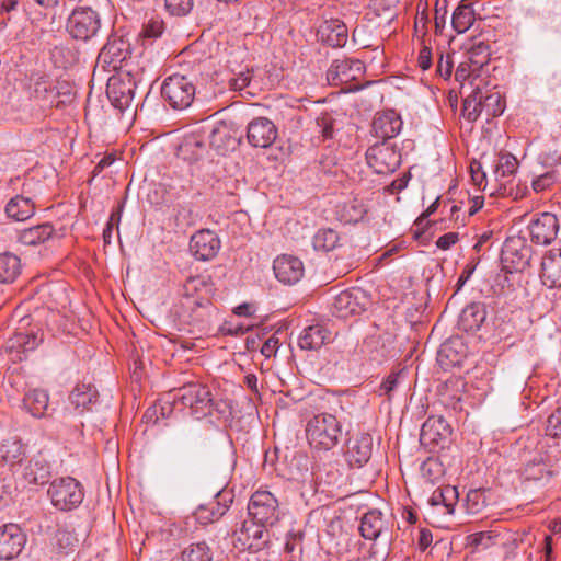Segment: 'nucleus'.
Here are the masks:
<instances>
[{"label": "nucleus", "instance_id": "f8f14e48", "mask_svg": "<svg viewBox=\"0 0 561 561\" xmlns=\"http://www.w3.org/2000/svg\"><path fill=\"white\" fill-rule=\"evenodd\" d=\"M370 300L367 294L360 288H352L339 293L331 305L333 316L348 318L365 311Z\"/></svg>", "mask_w": 561, "mask_h": 561}, {"label": "nucleus", "instance_id": "49530a36", "mask_svg": "<svg viewBox=\"0 0 561 561\" xmlns=\"http://www.w3.org/2000/svg\"><path fill=\"white\" fill-rule=\"evenodd\" d=\"M339 244V233L331 228L320 229L313 237V247L316 250L329 252L334 250Z\"/></svg>", "mask_w": 561, "mask_h": 561}, {"label": "nucleus", "instance_id": "680f3d73", "mask_svg": "<svg viewBox=\"0 0 561 561\" xmlns=\"http://www.w3.org/2000/svg\"><path fill=\"white\" fill-rule=\"evenodd\" d=\"M304 536L305 534L301 530L288 531L286 535L285 551L288 553H294L298 549L301 553Z\"/></svg>", "mask_w": 561, "mask_h": 561}, {"label": "nucleus", "instance_id": "0eeeda50", "mask_svg": "<svg viewBox=\"0 0 561 561\" xmlns=\"http://www.w3.org/2000/svg\"><path fill=\"white\" fill-rule=\"evenodd\" d=\"M195 85L184 75L174 73L169 76L161 87V95L174 110L187 108L195 96Z\"/></svg>", "mask_w": 561, "mask_h": 561}, {"label": "nucleus", "instance_id": "393cba45", "mask_svg": "<svg viewBox=\"0 0 561 561\" xmlns=\"http://www.w3.org/2000/svg\"><path fill=\"white\" fill-rule=\"evenodd\" d=\"M371 454L373 437L369 434L363 433L348 439L345 456L351 467H364L369 461Z\"/></svg>", "mask_w": 561, "mask_h": 561}, {"label": "nucleus", "instance_id": "4c0bfd02", "mask_svg": "<svg viewBox=\"0 0 561 561\" xmlns=\"http://www.w3.org/2000/svg\"><path fill=\"white\" fill-rule=\"evenodd\" d=\"M329 336V331L322 325H310L300 334L298 344L302 350L314 351L320 348L327 342Z\"/></svg>", "mask_w": 561, "mask_h": 561}, {"label": "nucleus", "instance_id": "4d7b16f0", "mask_svg": "<svg viewBox=\"0 0 561 561\" xmlns=\"http://www.w3.org/2000/svg\"><path fill=\"white\" fill-rule=\"evenodd\" d=\"M193 0H164L167 11L176 16L187 15L193 9Z\"/></svg>", "mask_w": 561, "mask_h": 561}, {"label": "nucleus", "instance_id": "8fccbe9b", "mask_svg": "<svg viewBox=\"0 0 561 561\" xmlns=\"http://www.w3.org/2000/svg\"><path fill=\"white\" fill-rule=\"evenodd\" d=\"M500 533L495 529L483 530L468 536L470 546L477 549H488L497 542Z\"/></svg>", "mask_w": 561, "mask_h": 561}, {"label": "nucleus", "instance_id": "c85d7f7f", "mask_svg": "<svg viewBox=\"0 0 561 561\" xmlns=\"http://www.w3.org/2000/svg\"><path fill=\"white\" fill-rule=\"evenodd\" d=\"M231 502V499L226 500L221 493H218L210 502L196 508L194 513L195 518L202 525L217 522L227 513Z\"/></svg>", "mask_w": 561, "mask_h": 561}, {"label": "nucleus", "instance_id": "cd10ccee", "mask_svg": "<svg viewBox=\"0 0 561 561\" xmlns=\"http://www.w3.org/2000/svg\"><path fill=\"white\" fill-rule=\"evenodd\" d=\"M460 93L463 96L462 115L469 122H476L483 113L482 89L479 84H463L460 87Z\"/></svg>", "mask_w": 561, "mask_h": 561}, {"label": "nucleus", "instance_id": "39448f33", "mask_svg": "<svg viewBox=\"0 0 561 561\" xmlns=\"http://www.w3.org/2000/svg\"><path fill=\"white\" fill-rule=\"evenodd\" d=\"M248 512L252 520L265 526H274L282 516L278 499L264 489H259L251 495Z\"/></svg>", "mask_w": 561, "mask_h": 561}, {"label": "nucleus", "instance_id": "c756f323", "mask_svg": "<svg viewBox=\"0 0 561 561\" xmlns=\"http://www.w3.org/2000/svg\"><path fill=\"white\" fill-rule=\"evenodd\" d=\"M30 84L33 88V95L44 102H48L51 106H59V101L55 102L59 92L49 76L42 72H32L30 76Z\"/></svg>", "mask_w": 561, "mask_h": 561}, {"label": "nucleus", "instance_id": "13d9d810", "mask_svg": "<svg viewBox=\"0 0 561 561\" xmlns=\"http://www.w3.org/2000/svg\"><path fill=\"white\" fill-rule=\"evenodd\" d=\"M478 70L473 69V67L468 64L467 61H462L459 64V66L456 69L455 78L458 82H460V87L463 84H469V82H472L474 84V81L477 80Z\"/></svg>", "mask_w": 561, "mask_h": 561}, {"label": "nucleus", "instance_id": "de8ad7c7", "mask_svg": "<svg viewBox=\"0 0 561 561\" xmlns=\"http://www.w3.org/2000/svg\"><path fill=\"white\" fill-rule=\"evenodd\" d=\"M517 159L512 153H501L494 169L496 180H505L517 170Z\"/></svg>", "mask_w": 561, "mask_h": 561}, {"label": "nucleus", "instance_id": "6e6552de", "mask_svg": "<svg viewBox=\"0 0 561 561\" xmlns=\"http://www.w3.org/2000/svg\"><path fill=\"white\" fill-rule=\"evenodd\" d=\"M359 533L367 540H380L382 553L388 552L392 537L391 522L379 510H370L362 516Z\"/></svg>", "mask_w": 561, "mask_h": 561}, {"label": "nucleus", "instance_id": "2f4dec72", "mask_svg": "<svg viewBox=\"0 0 561 561\" xmlns=\"http://www.w3.org/2000/svg\"><path fill=\"white\" fill-rule=\"evenodd\" d=\"M23 409L33 417L42 419L48 416L49 394L43 389H31L23 398Z\"/></svg>", "mask_w": 561, "mask_h": 561}, {"label": "nucleus", "instance_id": "3c124183", "mask_svg": "<svg viewBox=\"0 0 561 561\" xmlns=\"http://www.w3.org/2000/svg\"><path fill=\"white\" fill-rule=\"evenodd\" d=\"M486 504L488 499L485 495V490L473 489L468 492L465 501V507L468 514L480 513L486 506Z\"/></svg>", "mask_w": 561, "mask_h": 561}, {"label": "nucleus", "instance_id": "4be33fe9", "mask_svg": "<svg viewBox=\"0 0 561 561\" xmlns=\"http://www.w3.org/2000/svg\"><path fill=\"white\" fill-rule=\"evenodd\" d=\"M403 122L401 116L393 110H387L376 113L373 119L371 130L377 138L382 139V141H388L400 134Z\"/></svg>", "mask_w": 561, "mask_h": 561}, {"label": "nucleus", "instance_id": "f3484780", "mask_svg": "<svg viewBox=\"0 0 561 561\" xmlns=\"http://www.w3.org/2000/svg\"><path fill=\"white\" fill-rule=\"evenodd\" d=\"M27 537L20 525L7 523L0 526V560H13L22 552Z\"/></svg>", "mask_w": 561, "mask_h": 561}, {"label": "nucleus", "instance_id": "0e129e2a", "mask_svg": "<svg viewBox=\"0 0 561 561\" xmlns=\"http://www.w3.org/2000/svg\"><path fill=\"white\" fill-rule=\"evenodd\" d=\"M447 5L448 0H436L435 3V28L436 32H442L447 21Z\"/></svg>", "mask_w": 561, "mask_h": 561}, {"label": "nucleus", "instance_id": "412c9836", "mask_svg": "<svg viewBox=\"0 0 561 561\" xmlns=\"http://www.w3.org/2000/svg\"><path fill=\"white\" fill-rule=\"evenodd\" d=\"M248 141L256 148H268L277 138L275 124L266 117H256L248 125Z\"/></svg>", "mask_w": 561, "mask_h": 561}, {"label": "nucleus", "instance_id": "423d86ee", "mask_svg": "<svg viewBox=\"0 0 561 561\" xmlns=\"http://www.w3.org/2000/svg\"><path fill=\"white\" fill-rule=\"evenodd\" d=\"M51 504L60 511H71L78 507L84 497L83 489L75 478L55 479L47 491Z\"/></svg>", "mask_w": 561, "mask_h": 561}, {"label": "nucleus", "instance_id": "7c9ffc66", "mask_svg": "<svg viewBox=\"0 0 561 561\" xmlns=\"http://www.w3.org/2000/svg\"><path fill=\"white\" fill-rule=\"evenodd\" d=\"M465 357L463 344L459 339L444 342L437 352V362L445 370L461 366Z\"/></svg>", "mask_w": 561, "mask_h": 561}, {"label": "nucleus", "instance_id": "864d4df0", "mask_svg": "<svg viewBox=\"0 0 561 561\" xmlns=\"http://www.w3.org/2000/svg\"><path fill=\"white\" fill-rule=\"evenodd\" d=\"M556 439V445L559 446L561 440V408L554 410L547 419L546 423V438Z\"/></svg>", "mask_w": 561, "mask_h": 561}, {"label": "nucleus", "instance_id": "6e6d98bb", "mask_svg": "<svg viewBox=\"0 0 561 561\" xmlns=\"http://www.w3.org/2000/svg\"><path fill=\"white\" fill-rule=\"evenodd\" d=\"M317 127L319 128V133H321L324 139H331L334 136L335 131V118L330 113H322L316 119Z\"/></svg>", "mask_w": 561, "mask_h": 561}, {"label": "nucleus", "instance_id": "2eb2a0df", "mask_svg": "<svg viewBox=\"0 0 561 561\" xmlns=\"http://www.w3.org/2000/svg\"><path fill=\"white\" fill-rule=\"evenodd\" d=\"M135 89L136 83L129 73H118L108 79L106 94L114 107L124 111L130 106Z\"/></svg>", "mask_w": 561, "mask_h": 561}, {"label": "nucleus", "instance_id": "1a4fd4ad", "mask_svg": "<svg viewBox=\"0 0 561 561\" xmlns=\"http://www.w3.org/2000/svg\"><path fill=\"white\" fill-rule=\"evenodd\" d=\"M531 247L525 238L512 236L506 238L501 251L503 268L508 273L523 272L530 262Z\"/></svg>", "mask_w": 561, "mask_h": 561}, {"label": "nucleus", "instance_id": "09e8293b", "mask_svg": "<svg viewBox=\"0 0 561 561\" xmlns=\"http://www.w3.org/2000/svg\"><path fill=\"white\" fill-rule=\"evenodd\" d=\"M165 31V23L159 15L149 16L142 25L140 36L144 39L154 41L162 36Z\"/></svg>", "mask_w": 561, "mask_h": 561}, {"label": "nucleus", "instance_id": "9b49d317", "mask_svg": "<svg viewBox=\"0 0 561 561\" xmlns=\"http://www.w3.org/2000/svg\"><path fill=\"white\" fill-rule=\"evenodd\" d=\"M174 400L191 410V414L201 419L207 414L211 404V393L207 386L202 383H187L178 389Z\"/></svg>", "mask_w": 561, "mask_h": 561}, {"label": "nucleus", "instance_id": "bf43d9fd", "mask_svg": "<svg viewBox=\"0 0 561 561\" xmlns=\"http://www.w3.org/2000/svg\"><path fill=\"white\" fill-rule=\"evenodd\" d=\"M43 342V334L34 331L20 333L18 343L24 351H32Z\"/></svg>", "mask_w": 561, "mask_h": 561}, {"label": "nucleus", "instance_id": "5701e85b", "mask_svg": "<svg viewBox=\"0 0 561 561\" xmlns=\"http://www.w3.org/2000/svg\"><path fill=\"white\" fill-rule=\"evenodd\" d=\"M263 527L266 526L259 525L254 520L243 522L241 527L234 531V546L241 550H260L261 545L265 542L263 538L266 535V531Z\"/></svg>", "mask_w": 561, "mask_h": 561}, {"label": "nucleus", "instance_id": "a211bd4d", "mask_svg": "<svg viewBox=\"0 0 561 561\" xmlns=\"http://www.w3.org/2000/svg\"><path fill=\"white\" fill-rule=\"evenodd\" d=\"M451 434L450 425L442 416H430L423 423L420 433V442L423 446L434 450L444 447Z\"/></svg>", "mask_w": 561, "mask_h": 561}, {"label": "nucleus", "instance_id": "052dcab7", "mask_svg": "<svg viewBox=\"0 0 561 561\" xmlns=\"http://www.w3.org/2000/svg\"><path fill=\"white\" fill-rule=\"evenodd\" d=\"M458 499L459 493L456 486L449 484L443 486V506L448 514L454 513Z\"/></svg>", "mask_w": 561, "mask_h": 561}, {"label": "nucleus", "instance_id": "e433bc0d", "mask_svg": "<svg viewBox=\"0 0 561 561\" xmlns=\"http://www.w3.org/2000/svg\"><path fill=\"white\" fill-rule=\"evenodd\" d=\"M209 145L220 154H225L237 145L236 138L231 135L229 127L225 123L216 125L208 136Z\"/></svg>", "mask_w": 561, "mask_h": 561}, {"label": "nucleus", "instance_id": "69168bd1", "mask_svg": "<svg viewBox=\"0 0 561 561\" xmlns=\"http://www.w3.org/2000/svg\"><path fill=\"white\" fill-rule=\"evenodd\" d=\"M251 78L249 70L241 71L229 80V87L234 91H242L250 84Z\"/></svg>", "mask_w": 561, "mask_h": 561}, {"label": "nucleus", "instance_id": "e2e57ef3", "mask_svg": "<svg viewBox=\"0 0 561 561\" xmlns=\"http://www.w3.org/2000/svg\"><path fill=\"white\" fill-rule=\"evenodd\" d=\"M485 47L483 45H478L468 51L467 62L470 64L473 69L480 70V68L488 61V54H484L480 57L482 53H484Z\"/></svg>", "mask_w": 561, "mask_h": 561}, {"label": "nucleus", "instance_id": "58836bf2", "mask_svg": "<svg viewBox=\"0 0 561 561\" xmlns=\"http://www.w3.org/2000/svg\"><path fill=\"white\" fill-rule=\"evenodd\" d=\"M55 232L54 227L46 222L43 225H37L34 227H30L20 231L18 240L20 243L24 245H38L49 240Z\"/></svg>", "mask_w": 561, "mask_h": 561}, {"label": "nucleus", "instance_id": "dca6fc26", "mask_svg": "<svg viewBox=\"0 0 561 561\" xmlns=\"http://www.w3.org/2000/svg\"><path fill=\"white\" fill-rule=\"evenodd\" d=\"M365 72V65L359 59H336L327 71V79L331 85L348 84L358 81Z\"/></svg>", "mask_w": 561, "mask_h": 561}, {"label": "nucleus", "instance_id": "a18cd8bd", "mask_svg": "<svg viewBox=\"0 0 561 561\" xmlns=\"http://www.w3.org/2000/svg\"><path fill=\"white\" fill-rule=\"evenodd\" d=\"M182 561H211L213 550L205 541L190 543L183 549Z\"/></svg>", "mask_w": 561, "mask_h": 561}, {"label": "nucleus", "instance_id": "bb28decb", "mask_svg": "<svg viewBox=\"0 0 561 561\" xmlns=\"http://www.w3.org/2000/svg\"><path fill=\"white\" fill-rule=\"evenodd\" d=\"M540 278L549 288L561 287V249H551L543 255Z\"/></svg>", "mask_w": 561, "mask_h": 561}, {"label": "nucleus", "instance_id": "f03ea898", "mask_svg": "<svg viewBox=\"0 0 561 561\" xmlns=\"http://www.w3.org/2000/svg\"><path fill=\"white\" fill-rule=\"evenodd\" d=\"M306 436L310 446L319 450H331L342 436V424L330 413H319L306 425Z\"/></svg>", "mask_w": 561, "mask_h": 561}, {"label": "nucleus", "instance_id": "7ed1b4c3", "mask_svg": "<svg viewBox=\"0 0 561 561\" xmlns=\"http://www.w3.org/2000/svg\"><path fill=\"white\" fill-rule=\"evenodd\" d=\"M101 27L102 22L99 12L85 7L72 10L66 23V31L69 36L75 41L83 43L96 38Z\"/></svg>", "mask_w": 561, "mask_h": 561}, {"label": "nucleus", "instance_id": "ea45409f", "mask_svg": "<svg viewBox=\"0 0 561 561\" xmlns=\"http://www.w3.org/2000/svg\"><path fill=\"white\" fill-rule=\"evenodd\" d=\"M206 151V146L203 139L198 136L191 135L184 138L178 149V154L184 160L195 162L199 160Z\"/></svg>", "mask_w": 561, "mask_h": 561}, {"label": "nucleus", "instance_id": "4468645a", "mask_svg": "<svg viewBox=\"0 0 561 561\" xmlns=\"http://www.w3.org/2000/svg\"><path fill=\"white\" fill-rule=\"evenodd\" d=\"M23 10L33 24L44 19H50V23L60 21L68 11L66 0H24Z\"/></svg>", "mask_w": 561, "mask_h": 561}, {"label": "nucleus", "instance_id": "774afa93", "mask_svg": "<svg viewBox=\"0 0 561 561\" xmlns=\"http://www.w3.org/2000/svg\"><path fill=\"white\" fill-rule=\"evenodd\" d=\"M411 180V174L410 172H407L404 174H402L401 176L394 179L387 187H386V191L389 193V194H397V193H400L401 191H403L408 184H409V181Z\"/></svg>", "mask_w": 561, "mask_h": 561}, {"label": "nucleus", "instance_id": "c9c22d12", "mask_svg": "<svg viewBox=\"0 0 561 561\" xmlns=\"http://www.w3.org/2000/svg\"><path fill=\"white\" fill-rule=\"evenodd\" d=\"M4 210L8 218L14 221H24L35 214V204L28 197L15 195L7 203Z\"/></svg>", "mask_w": 561, "mask_h": 561}, {"label": "nucleus", "instance_id": "ddd939ff", "mask_svg": "<svg viewBox=\"0 0 561 561\" xmlns=\"http://www.w3.org/2000/svg\"><path fill=\"white\" fill-rule=\"evenodd\" d=\"M130 56V44L124 38L111 35L99 53L96 65L107 71H117Z\"/></svg>", "mask_w": 561, "mask_h": 561}, {"label": "nucleus", "instance_id": "20e7f679", "mask_svg": "<svg viewBox=\"0 0 561 561\" xmlns=\"http://www.w3.org/2000/svg\"><path fill=\"white\" fill-rule=\"evenodd\" d=\"M548 446V442L541 439L537 444V454L526 460L523 469V477L526 481H531L538 485H547L551 479L558 473L556 468L557 458L543 449Z\"/></svg>", "mask_w": 561, "mask_h": 561}, {"label": "nucleus", "instance_id": "f704fd0d", "mask_svg": "<svg viewBox=\"0 0 561 561\" xmlns=\"http://www.w3.org/2000/svg\"><path fill=\"white\" fill-rule=\"evenodd\" d=\"M50 474V465L42 456L32 458L23 470V478L28 484H45Z\"/></svg>", "mask_w": 561, "mask_h": 561}, {"label": "nucleus", "instance_id": "37998d69", "mask_svg": "<svg viewBox=\"0 0 561 561\" xmlns=\"http://www.w3.org/2000/svg\"><path fill=\"white\" fill-rule=\"evenodd\" d=\"M21 273L19 256L4 252L0 254V283H12Z\"/></svg>", "mask_w": 561, "mask_h": 561}, {"label": "nucleus", "instance_id": "f257e3e1", "mask_svg": "<svg viewBox=\"0 0 561 561\" xmlns=\"http://www.w3.org/2000/svg\"><path fill=\"white\" fill-rule=\"evenodd\" d=\"M214 289L208 274L187 277L183 284L180 316L190 323L207 322L213 309L210 297Z\"/></svg>", "mask_w": 561, "mask_h": 561}, {"label": "nucleus", "instance_id": "79ce46f5", "mask_svg": "<svg viewBox=\"0 0 561 561\" xmlns=\"http://www.w3.org/2000/svg\"><path fill=\"white\" fill-rule=\"evenodd\" d=\"M476 14L472 5L460 3L453 13L451 25L457 33L462 34L472 26Z\"/></svg>", "mask_w": 561, "mask_h": 561}, {"label": "nucleus", "instance_id": "5fc2aeb1", "mask_svg": "<svg viewBox=\"0 0 561 561\" xmlns=\"http://www.w3.org/2000/svg\"><path fill=\"white\" fill-rule=\"evenodd\" d=\"M423 479L431 484H434L443 474L442 463L437 459L428 458L421 466Z\"/></svg>", "mask_w": 561, "mask_h": 561}, {"label": "nucleus", "instance_id": "72a5a7b5", "mask_svg": "<svg viewBox=\"0 0 561 561\" xmlns=\"http://www.w3.org/2000/svg\"><path fill=\"white\" fill-rule=\"evenodd\" d=\"M98 390L93 385L80 383L75 387L69 396V401L73 405L75 410L82 414L85 411L91 410V405L98 401Z\"/></svg>", "mask_w": 561, "mask_h": 561}, {"label": "nucleus", "instance_id": "9d476101", "mask_svg": "<svg viewBox=\"0 0 561 561\" xmlns=\"http://www.w3.org/2000/svg\"><path fill=\"white\" fill-rule=\"evenodd\" d=\"M366 160L375 173L389 174L400 167L401 153L394 145L381 141L367 149Z\"/></svg>", "mask_w": 561, "mask_h": 561}, {"label": "nucleus", "instance_id": "b1692460", "mask_svg": "<svg viewBox=\"0 0 561 561\" xmlns=\"http://www.w3.org/2000/svg\"><path fill=\"white\" fill-rule=\"evenodd\" d=\"M275 277L283 284L293 285L304 276L302 262L293 255L283 254L277 256L273 263Z\"/></svg>", "mask_w": 561, "mask_h": 561}, {"label": "nucleus", "instance_id": "a878e982", "mask_svg": "<svg viewBox=\"0 0 561 561\" xmlns=\"http://www.w3.org/2000/svg\"><path fill=\"white\" fill-rule=\"evenodd\" d=\"M317 36L322 43L333 47H343L348 38V30L345 23L339 19L324 20L318 31Z\"/></svg>", "mask_w": 561, "mask_h": 561}, {"label": "nucleus", "instance_id": "a19ab883", "mask_svg": "<svg viewBox=\"0 0 561 561\" xmlns=\"http://www.w3.org/2000/svg\"><path fill=\"white\" fill-rule=\"evenodd\" d=\"M24 456L25 447L19 437H10L0 445V457L7 463H20Z\"/></svg>", "mask_w": 561, "mask_h": 561}, {"label": "nucleus", "instance_id": "603ef678", "mask_svg": "<svg viewBox=\"0 0 561 561\" xmlns=\"http://www.w3.org/2000/svg\"><path fill=\"white\" fill-rule=\"evenodd\" d=\"M405 374V368L391 371L380 383L378 389L379 396H386L388 399H391L392 392L397 390Z\"/></svg>", "mask_w": 561, "mask_h": 561}, {"label": "nucleus", "instance_id": "338daca9", "mask_svg": "<svg viewBox=\"0 0 561 561\" xmlns=\"http://www.w3.org/2000/svg\"><path fill=\"white\" fill-rule=\"evenodd\" d=\"M470 172H471V179H472L473 183L478 187L484 190L485 188V178H486V174L483 171L481 163L478 162V161H472L470 163Z\"/></svg>", "mask_w": 561, "mask_h": 561}, {"label": "nucleus", "instance_id": "aec40b11", "mask_svg": "<svg viewBox=\"0 0 561 561\" xmlns=\"http://www.w3.org/2000/svg\"><path fill=\"white\" fill-rule=\"evenodd\" d=\"M221 242L211 230H201L192 236L190 251L199 261H210L219 252Z\"/></svg>", "mask_w": 561, "mask_h": 561}, {"label": "nucleus", "instance_id": "6ab92c4d", "mask_svg": "<svg viewBox=\"0 0 561 561\" xmlns=\"http://www.w3.org/2000/svg\"><path fill=\"white\" fill-rule=\"evenodd\" d=\"M530 240L540 245L550 244L558 234L559 220L551 213H542L533 218L528 225Z\"/></svg>", "mask_w": 561, "mask_h": 561}, {"label": "nucleus", "instance_id": "473e14b6", "mask_svg": "<svg viewBox=\"0 0 561 561\" xmlns=\"http://www.w3.org/2000/svg\"><path fill=\"white\" fill-rule=\"evenodd\" d=\"M486 318L485 307L481 302H472L462 309L458 325L466 332L478 331Z\"/></svg>", "mask_w": 561, "mask_h": 561}, {"label": "nucleus", "instance_id": "c03bdc74", "mask_svg": "<svg viewBox=\"0 0 561 561\" xmlns=\"http://www.w3.org/2000/svg\"><path fill=\"white\" fill-rule=\"evenodd\" d=\"M482 105L486 119L500 116L505 108V102L497 91L491 92L482 90Z\"/></svg>", "mask_w": 561, "mask_h": 561}]
</instances>
